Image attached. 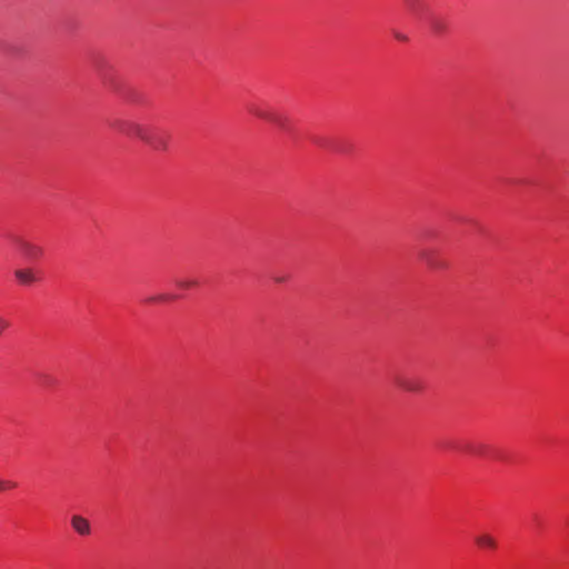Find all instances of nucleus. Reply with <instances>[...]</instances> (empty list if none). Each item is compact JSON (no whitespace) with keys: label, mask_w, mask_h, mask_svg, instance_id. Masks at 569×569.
<instances>
[{"label":"nucleus","mask_w":569,"mask_h":569,"mask_svg":"<svg viewBox=\"0 0 569 569\" xmlns=\"http://www.w3.org/2000/svg\"><path fill=\"white\" fill-rule=\"evenodd\" d=\"M121 133L131 137L137 138L142 142H147L150 134V129L139 122L136 121H129V120H119L116 121L113 124Z\"/></svg>","instance_id":"obj_1"},{"label":"nucleus","mask_w":569,"mask_h":569,"mask_svg":"<svg viewBox=\"0 0 569 569\" xmlns=\"http://www.w3.org/2000/svg\"><path fill=\"white\" fill-rule=\"evenodd\" d=\"M149 139L146 144H148L152 150L158 152H166L169 149L170 144V134L166 132H154L150 131Z\"/></svg>","instance_id":"obj_2"},{"label":"nucleus","mask_w":569,"mask_h":569,"mask_svg":"<svg viewBox=\"0 0 569 569\" xmlns=\"http://www.w3.org/2000/svg\"><path fill=\"white\" fill-rule=\"evenodd\" d=\"M396 385L408 392H420L422 385L419 380L410 377L399 376L396 378Z\"/></svg>","instance_id":"obj_3"},{"label":"nucleus","mask_w":569,"mask_h":569,"mask_svg":"<svg viewBox=\"0 0 569 569\" xmlns=\"http://www.w3.org/2000/svg\"><path fill=\"white\" fill-rule=\"evenodd\" d=\"M71 527L80 536H89L91 533L89 520L80 515H73L71 517Z\"/></svg>","instance_id":"obj_4"},{"label":"nucleus","mask_w":569,"mask_h":569,"mask_svg":"<svg viewBox=\"0 0 569 569\" xmlns=\"http://www.w3.org/2000/svg\"><path fill=\"white\" fill-rule=\"evenodd\" d=\"M14 278L22 286H31L38 281L36 272L31 268H22L14 270Z\"/></svg>","instance_id":"obj_5"},{"label":"nucleus","mask_w":569,"mask_h":569,"mask_svg":"<svg viewBox=\"0 0 569 569\" xmlns=\"http://www.w3.org/2000/svg\"><path fill=\"white\" fill-rule=\"evenodd\" d=\"M475 542L478 547L483 549H496L497 548V541L496 539L489 535V533H480L475 537Z\"/></svg>","instance_id":"obj_6"},{"label":"nucleus","mask_w":569,"mask_h":569,"mask_svg":"<svg viewBox=\"0 0 569 569\" xmlns=\"http://www.w3.org/2000/svg\"><path fill=\"white\" fill-rule=\"evenodd\" d=\"M21 251L29 259H38L42 256V249L30 242L21 243Z\"/></svg>","instance_id":"obj_7"},{"label":"nucleus","mask_w":569,"mask_h":569,"mask_svg":"<svg viewBox=\"0 0 569 569\" xmlns=\"http://www.w3.org/2000/svg\"><path fill=\"white\" fill-rule=\"evenodd\" d=\"M248 110L250 113H252L254 117L267 120L270 122L271 117L274 112L268 111L262 109L261 107L257 104H251L248 107Z\"/></svg>","instance_id":"obj_8"},{"label":"nucleus","mask_w":569,"mask_h":569,"mask_svg":"<svg viewBox=\"0 0 569 569\" xmlns=\"http://www.w3.org/2000/svg\"><path fill=\"white\" fill-rule=\"evenodd\" d=\"M270 122L274 123L279 129L283 131L289 129V119L286 116L273 113Z\"/></svg>","instance_id":"obj_9"},{"label":"nucleus","mask_w":569,"mask_h":569,"mask_svg":"<svg viewBox=\"0 0 569 569\" xmlns=\"http://www.w3.org/2000/svg\"><path fill=\"white\" fill-rule=\"evenodd\" d=\"M406 8L413 14H418L421 10L422 3L420 0H402Z\"/></svg>","instance_id":"obj_10"},{"label":"nucleus","mask_w":569,"mask_h":569,"mask_svg":"<svg viewBox=\"0 0 569 569\" xmlns=\"http://www.w3.org/2000/svg\"><path fill=\"white\" fill-rule=\"evenodd\" d=\"M177 286L181 289H190L198 286V281L194 279H181L177 281Z\"/></svg>","instance_id":"obj_11"},{"label":"nucleus","mask_w":569,"mask_h":569,"mask_svg":"<svg viewBox=\"0 0 569 569\" xmlns=\"http://www.w3.org/2000/svg\"><path fill=\"white\" fill-rule=\"evenodd\" d=\"M431 29L436 33H442L446 31V26L440 19L435 18L431 20Z\"/></svg>","instance_id":"obj_12"},{"label":"nucleus","mask_w":569,"mask_h":569,"mask_svg":"<svg viewBox=\"0 0 569 569\" xmlns=\"http://www.w3.org/2000/svg\"><path fill=\"white\" fill-rule=\"evenodd\" d=\"M17 483L11 480H0V492L9 489H14Z\"/></svg>","instance_id":"obj_13"},{"label":"nucleus","mask_w":569,"mask_h":569,"mask_svg":"<svg viewBox=\"0 0 569 569\" xmlns=\"http://www.w3.org/2000/svg\"><path fill=\"white\" fill-rule=\"evenodd\" d=\"M10 328V321L0 315V336Z\"/></svg>","instance_id":"obj_14"},{"label":"nucleus","mask_w":569,"mask_h":569,"mask_svg":"<svg viewBox=\"0 0 569 569\" xmlns=\"http://www.w3.org/2000/svg\"><path fill=\"white\" fill-rule=\"evenodd\" d=\"M396 37H397L399 40H402V41H406V40H407V38H406L405 36H401V34H397Z\"/></svg>","instance_id":"obj_15"},{"label":"nucleus","mask_w":569,"mask_h":569,"mask_svg":"<svg viewBox=\"0 0 569 569\" xmlns=\"http://www.w3.org/2000/svg\"><path fill=\"white\" fill-rule=\"evenodd\" d=\"M164 297H159V298H151L150 301H158V300H163Z\"/></svg>","instance_id":"obj_16"},{"label":"nucleus","mask_w":569,"mask_h":569,"mask_svg":"<svg viewBox=\"0 0 569 569\" xmlns=\"http://www.w3.org/2000/svg\"><path fill=\"white\" fill-rule=\"evenodd\" d=\"M284 279L282 277H279V278H274V281L276 282H282Z\"/></svg>","instance_id":"obj_17"}]
</instances>
